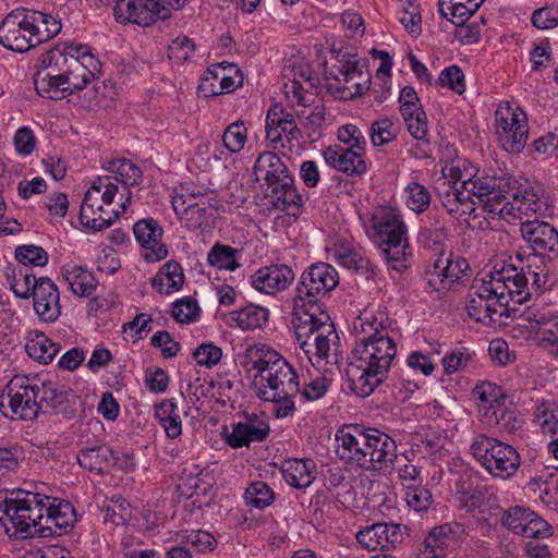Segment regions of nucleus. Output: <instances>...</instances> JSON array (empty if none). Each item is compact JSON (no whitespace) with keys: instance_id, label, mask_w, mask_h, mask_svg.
<instances>
[{"instance_id":"1","label":"nucleus","mask_w":558,"mask_h":558,"mask_svg":"<svg viewBox=\"0 0 558 558\" xmlns=\"http://www.w3.org/2000/svg\"><path fill=\"white\" fill-rule=\"evenodd\" d=\"M365 325L372 331L362 336L352 351L356 364H351L348 371L351 390L361 398H366L375 391L387 378L391 363L397 355V344L384 329L374 327L367 317H359L354 329L361 327L367 332Z\"/></svg>"},{"instance_id":"2","label":"nucleus","mask_w":558,"mask_h":558,"mask_svg":"<svg viewBox=\"0 0 558 558\" xmlns=\"http://www.w3.org/2000/svg\"><path fill=\"white\" fill-rule=\"evenodd\" d=\"M337 454L350 466L366 471L387 468L397 459V445L376 428L355 424L339 429Z\"/></svg>"},{"instance_id":"3","label":"nucleus","mask_w":558,"mask_h":558,"mask_svg":"<svg viewBox=\"0 0 558 558\" xmlns=\"http://www.w3.org/2000/svg\"><path fill=\"white\" fill-rule=\"evenodd\" d=\"M253 369L262 378L257 396L263 401L277 403L276 415L287 417L295 410L293 398L300 392L299 377L292 365L274 350L262 351L253 362Z\"/></svg>"},{"instance_id":"4","label":"nucleus","mask_w":558,"mask_h":558,"mask_svg":"<svg viewBox=\"0 0 558 558\" xmlns=\"http://www.w3.org/2000/svg\"><path fill=\"white\" fill-rule=\"evenodd\" d=\"M22 494L23 497L17 494L15 498L4 499V505L0 507L3 515L8 517L9 523L23 537L35 535L48 537L52 535V525H40V520H43L47 509L46 501H49V497L31 492Z\"/></svg>"},{"instance_id":"5","label":"nucleus","mask_w":558,"mask_h":558,"mask_svg":"<svg viewBox=\"0 0 558 558\" xmlns=\"http://www.w3.org/2000/svg\"><path fill=\"white\" fill-rule=\"evenodd\" d=\"M292 324L296 341L305 353L314 345L317 360L328 361L332 348L337 355L339 337L327 313L301 312L293 315Z\"/></svg>"},{"instance_id":"6","label":"nucleus","mask_w":558,"mask_h":558,"mask_svg":"<svg viewBox=\"0 0 558 558\" xmlns=\"http://www.w3.org/2000/svg\"><path fill=\"white\" fill-rule=\"evenodd\" d=\"M405 234L404 222L392 213L374 217L372 226L367 229L369 239L381 248L386 259L392 263V268L399 272L408 267L405 262L411 256Z\"/></svg>"},{"instance_id":"7","label":"nucleus","mask_w":558,"mask_h":558,"mask_svg":"<svg viewBox=\"0 0 558 558\" xmlns=\"http://www.w3.org/2000/svg\"><path fill=\"white\" fill-rule=\"evenodd\" d=\"M526 262L521 269L508 265L495 270L510 300L519 304L529 301L533 295H539L547 282L545 262L533 259V255H529Z\"/></svg>"},{"instance_id":"8","label":"nucleus","mask_w":558,"mask_h":558,"mask_svg":"<svg viewBox=\"0 0 558 558\" xmlns=\"http://www.w3.org/2000/svg\"><path fill=\"white\" fill-rule=\"evenodd\" d=\"M471 450L476 461L496 478L512 477L521 464L520 454L512 446L483 434L474 438Z\"/></svg>"},{"instance_id":"9","label":"nucleus","mask_w":558,"mask_h":558,"mask_svg":"<svg viewBox=\"0 0 558 558\" xmlns=\"http://www.w3.org/2000/svg\"><path fill=\"white\" fill-rule=\"evenodd\" d=\"M339 281L338 272L327 263L311 265L301 276L294 298L293 315L301 312H320L317 301L333 290Z\"/></svg>"},{"instance_id":"10","label":"nucleus","mask_w":558,"mask_h":558,"mask_svg":"<svg viewBox=\"0 0 558 558\" xmlns=\"http://www.w3.org/2000/svg\"><path fill=\"white\" fill-rule=\"evenodd\" d=\"M118 192V185L110 181L109 177L98 178L85 193L81 205V223L94 231H101L111 226L120 216L119 211L110 213L104 208V204L110 206Z\"/></svg>"},{"instance_id":"11","label":"nucleus","mask_w":558,"mask_h":558,"mask_svg":"<svg viewBox=\"0 0 558 558\" xmlns=\"http://www.w3.org/2000/svg\"><path fill=\"white\" fill-rule=\"evenodd\" d=\"M38 385L26 376H14L0 395V411L5 417L35 420L41 409Z\"/></svg>"},{"instance_id":"12","label":"nucleus","mask_w":558,"mask_h":558,"mask_svg":"<svg viewBox=\"0 0 558 558\" xmlns=\"http://www.w3.org/2000/svg\"><path fill=\"white\" fill-rule=\"evenodd\" d=\"M510 298L505 291L496 272L490 274V280H483L481 284L473 286L469 293L466 311L471 318L483 324H495L497 319L494 317L498 313V308L504 307L508 312V303Z\"/></svg>"},{"instance_id":"13","label":"nucleus","mask_w":558,"mask_h":558,"mask_svg":"<svg viewBox=\"0 0 558 558\" xmlns=\"http://www.w3.org/2000/svg\"><path fill=\"white\" fill-rule=\"evenodd\" d=\"M113 16L120 24L133 23L146 27L170 17L171 10L162 5L160 0H117Z\"/></svg>"},{"instance_id":"14","label":"nucleus","mask_w":558,"mask_h":558,"mask_svg":"<svg viewBox=\"0 0 558 558\" xmlns=\"http://www.w3.org/2000/svg\"><path fill=\"white\" fill-rule=\"evenodd\" d=\"M527 133L524 112H515L510 106L496 111V134L505 150L520 153L526 144Z\"/></svg>"},{"instance_id":"15","label":"nucleus","mask_w":558,"mask_h":558,"mask_svg":"<svg viewBox=\"0 0 558 558\" xmlns=\"http://www.w3.org/2000/svg\"><path fill=\"white\" fill-rule=\"evenodd\" d=\"M520 232L523 240L533 251V259L546 262L549 259L548 253L558 248V231L549 222L538 220L537 218L521 222Z\"/></svg>"},{"instance_id":"16","label":"nucleus","mask_w":558,"mask_h":558,"mask_svg":"<svg viewBox=\"0 0 558 558\" xmlns=\"http://www.w3.org/2000/svg\"><path fill=\"white\" fill-rule=\"evenodd\" d=\"M26 9L10 12L0 23V44L12 51L25 52L36 47L33 33L26 24Z\"/></svg>"},{"instance_id":"17","label":"nucleus","mask_w":558,"mask_h":558,"mask_svg":"<svg viewBox=\"0 0 558 558\" xmlns=\"http://www.w3.org/2000/svg\"><path fill=\"white\" fill-rule=\"evenodd\" d=\"M371 76L363 73L357 62L347 61L338 69L328 90L340 99H353L362 96L369 87Z\"/></svg>"},{"instance_id":"18","label":"nucleus","mask_w":558,"mask_h":558,"mask_svg":"<svg viewBox=\"0 0 558 558\" xmlns=\"http://www.w3.org/2000/svg\"><path fill=\"white\" fill-rule=\"evenodd\" d=\"M549 209L548 201L527 183L521 184L515 179V185L512 193V199L509 201V207H506V214L510 218L522 219L523 217L545 216Z\"/></svg>"},{"instance_id":"19","label":"nucleus","mask_w":558,"mask_h":558,"mask_svg":"<svg viewBox=\"0 0 558 558\" xmlns=\"http://www.w3.org/2000/svg\"><path fill=\"white\" fill-rule=\"evenodd\" d=\"M294 271L284 264H272L256 270L251 284L259 292L275 294L286 290L294 280Z\"/></svg>"},{"instance_id":"20","label":"nucleus","mask_w":558,"mask_h":558,"mask_svg":"<svg viewBox=\"0 0 558 558\" xmlns=\"http://www.w3.org/2000/svg\"><path fill=\"white\" fill-rule=\"evenodd\" d=\"M266 196L271 198L272 205L279 210L299 209L302 206V196L294 185V178L290 171L277 175L266 182Z\"/></svg>"},{"instance_id":"21","label":"nucleus","mask_w":558,"mask_h":558,"mask_svg":"<svg viewBox=\"0 0 558 558\" xmlns=\"http://www.w3.org/2000/svg\"><path fill=\"white\" fill-rule=\"evenodd\" d=\"M133 232L136 241L146 251V260L158 262L167 257L168 248L161 242L163 230L156 220L149 218L137 221Z\"/></svg>"},{"instance_id":"22","label":"nucleus","mask_w":558,"mask_h":558,"mask_svg":"<svg viewBox=\"0 0 558 558\" xmlns=\"http://www.w3.org/2000/svg\"><path fill=\"white\" fill-rule=\"evenodd\" d=\"M299 135L300 130L292 113L287 112L279 105L269 108L266 117V138L270 143L278 144L283 136L291 142Z\"/></svg>"},{"instance_id":"23","label":"nucleus","mask_w":558,"mask_h":558,"mask_svg":"<svg viewBox=\"0 0 558 558\" xmlns=\"http://www.w3.org/2000/svg\"><path fill=\"white\" fill-rule=\"evenodd\" d=\"M359 149L344 148L339 145L329 146L323 151L326 162L348 175H361L366 172V162Z\"/></svg>"},{"instance_id":"24","label":"nucleus","mask_w":558,"mask_h":558,"mask_svg":"<svg viewBox=\"0 0 558 558\" xmlns=\"http://www.w3.org/2000/svg\"><path fill=\"white\" fill-rule=\"evenodd\" d=\"M451 172L458 173V180H462V186L464 190L473 193L478 199L485 195L492 194L496 189L506 186L509 173L497 174L496 172L488 173L486 171L476 170L474 173H468L466 171L461 172L460 170Z\"/></svg>"},{"instance_id":"25","label":"nucleus","mask_w":558,"mask_h":558,"mask_svg":"<svg viewBox=\"0 0 558 558\" xmlns=\"http://www.w3.org/2000/svg\"><path fill=\"white\" fill-rule=\"evenodd\" d=\"M34 310L44 322H54L61 314L59 304V290L54 282L47 278H39V287L33 296Z\"/></svg>"},{"instance_id":"26","label":"nucleus","mask_w":558,"mask_h":558,"mask_svg":"<svg viewBox=\"0 0 558 558\" xmlns=\"http://www.w3.org/2000/svg\"><path fill=\"white\" fill-rule=\"evenodd\" d=\"M251 425L238 422L232 425V432L228 433L227 426H223L222 436L227 445L239 449L250 447L252 442L264 441L270 433V426Z\"/></svg>"},{"instance_id":"27","label":"nucleus","mask_w":558,"mask_h":558,"mask_svg":"<svg viewBox=\"0 0 558 558\" xmlns=\"http://www.w3.org/2000/svg\"><path fill=\"white\" fill-rule=\"evenodd\" d=\"M448 236L449 228L446 222L436 215H428L420 229L417 241L424 248L441 253Z\"/></svg>"},{"instance_id":"28","label":"nucleus","mask_w":558,"mask_h":558,"mask_svg":"<svg viewBox=\"0 0 558 558\" xmlns=\"http://www.w3.org/2000/svg\"><path fill=\"white\" fill-rule=\"evenodd\" d=\"M222 319L231 328L256 329L268 320V310L251 303L240 310L229 312L223 315Z\"/></svg>"},{"instance_id":"29","label":"nucleus","mask_w":558,"mask_h":558,"mask_svg":"<svg viewBox=\"0 0 558 558\" xmlns=\"http://www.w3.org/2000/svg\"><path fill=\"white\" fill-rule=\"evenodd\" d=\"M315 463L311 459H288L281 472L286 482L298 489L308 487L315 480Z\"/></svg>"},{"instance_id":"30","label":"nucleus","mask_w":558,"mask_h":558,"mask_svg":"<svg viewBox=\"0 0 558 558\" xmlns=\"http://www.w3.org/2000/svg\"><path fill=\"white\" fill-rule=\"evenodd\" d=\"M26 24L33 33L35 46L50 40L60 33L61 22L52 15L35 10H26Z\"/></svg>"},{"instance_id":"31","label":"nucleus","mask_w":558,"mask_h":558,"mask_svg":"<svg viewBox=\"0 0 558 558\" xmlns=\"http://www.w3.org/2000/svg\"><path fill=\"white\" fill-rule=\"evenodd\" d=\"M184 279L181 265L175 260H169L151 279V286L161 294H170L182 288Z\"/></svg>"},{"instance_id":"32","label":"nucleus","mask_w":558,"mask_h":558,"mask_svg":"<svg viewBox=\"0 0 558 558\" xmlns=\"http://www.w3.org/2000/svg\"><path fill=\"white\" fill-rule=\"evenodd\" d=\"M62 276L72 292L78 296H88L96 289L97 282L94 275L81 266L72 264L63 266Z\"/></svg>"},{"instance_id":"33","label":"nucleus","mask_w":558,"mask_h":558,"mask_svg":"<svg viewBox=\"0 0 558 558\" xmlns=\"http://www.w3.org/2000/svg\"><path fill=\"white\" fill-rule=\"evenodd\" d=\"M217 208L211 204L207 197H201L198 201L195 199L187 204V208H184V216L182 220L185 222L187 228L198 229L208 221L215 219Z\"/></svg>"},{"instance_id":"34","label":"nucleus","mask_w":558,"mask_h":558,"mask_svg":"<svg viewBox=\"0 0 558 558\" xmlns=\"http://www.w3.org/2000/svg\"><path fill=\"white\" fill-rule=\"evenodd\" d=\"M113 450L107 446L82 448L77 454L78 464L90 472L105 473L110 464Z\"/></svg>"},{"instance_id":"35","label":"nucleus","mask_w":558,"mask_h":558,"mask_svg":"<svg viewBox=\"0 0 558 558\" xmlns=\"http://www.w3.org/2000/svg\"><path fill=\"white\" fill-rule=\"evenodd\" d=\"M507 180L506 186H500V189H496L489 195H485L480 199L483 210L489 214H497L499 217L507 219L509 214H506V207H509V201L506 199L510 196L512 198V193L515 185V178L513 175H509Z\"/></svg>"},{"instance_id":"36","label":"nucleus","mask_w":558,"mask_h":558,"mask_svg":"<svg viewBox=\"0 0 558 558\" xmlns=\"http://www.w3.org/2000/svg\"><path fill=\"white\" fill-rule=\"evenodd\" d=\"M155 417L158 423L162 426L166 435L175 439L182 434V422L178 411V405L172 400H163L161 403L156 405Z\"/></svg>"},{"instance_id":"37","label":"nucleus","mask_w":558,"mask_h":558,"mask_svg":"<svg viewBox=\"0 0 558 558\" xmlns=\"http://www.w3.org/2000/svg\"><path fill=\"white\" fill-rule=\"evenodd\" d=\"M288 170V167L284 165L281 158L271 151L262 153L257 157L253 168L255 180H263L265 183L277 175H281Z\"/></svg>"},{"instance_id":"38","label":"nucleus","mask_w":558,"mask_h":558,"mask_svg":"<svg viewBox=\"0 0 558 558\" xmlns=\"http://www.w3.org/2000/svg\"><path fill=\"white\" fill-rule=\"evenodd\" d=\"M40 407L45 403L50 409L64 405L73 390L64 384L52 379H46L38 386Z\"/></svg>"},{"instance_id":"39","label":"nucleus","mask_w":558,"mask_h":558,"mask_svg":"<svg viewBox=\"0 0 558 558\" xmlns=\"http://www.w3.org/2000/svg\"><path fill=\"white\" fill-rule=\"evenodd\" d=\"M461 529L462 526L459 523L435 526L424 541L425 554L432 558L438 557L437 550H442V547L447 545V541L454 539Z\"/></svg>"},{"instance_id":"40","label":"nucleus","mask_w":558,"mask_h":558,"mask_svg":"<svg viewBox=\"0 0 558 558\" xmlns=\"http://www.w3.org/2000/svg\"><path fill=\"white\" fill-rule=\"evenodd\" d=\"M336 257L342 266L354 270L366 279H371L375 276V265L350 247L340 246L336 251Z\"/></svg>"},{"instance_id":"41","label":"nucleus","mask_w":558,"mask_h":558,"mask_svg":"<svg viewBox=\"0 0 558 558\" xmlns=\"http://www.w3.org/2000/svg\"><path fill=\"white\" fill-rule=\"evenodd\" d=\"M45 514L47 525L53 524V526L59 530V534L66 532L75 521L74 508L68 501H62L58 505L47 504Z\"/></svg>"},{"instance_id":"42","label":"nucleus","mask_w":558,"mask_h":558,"mask_svg":"<svg viewBox=\"0 0 558 558\" xmlns=\"http://www.w3.org/2000/svg\"><path fill=\"white\" fill-rule=\"evenodd\" d=\"M89 68L88 63L80 61V56H75L74 60H71L70 72L64 76L70 95L82 90L94 80V72Z\"/></svg>"},{"instance_id":"43","label":"nucleus","mask_w":558,"mask_h":558,"mask_svg":"<svg viewBox=\"0 0 558 558\" xmlns=\"http://www.w3.org/2000/svg\"><path fill=\"white\" fill-rule=\"evenodd\" d=\"M473 398L478 401V407H483L488 414L493 409H496L505 400L501 388L490 381H482L477 384L473 391Z\"/></svg>"},{"instance_id":"44","label":"nucleus","mask_w":558,"mask_h":558,"mask_svg":"<svg viewBox=\"0 0 558 558\" xmlns=\"http://www.w3.org/2000/svg\"><path fill=\"white\" fill-rule=\"evenodd\" d=\"M487 418V424L496 426L500 432L512 434L521 428L522 420L512 411L498 405L493 409L488 414H484Z\"/></svg>"},{"instance_id":"45","label":"nucleus","mask_w":558,"mask_h":558,"mask_svg":"<svg viewBox=\"0 0 558 558\" xmlns=\"http://www.w3.org/2000/svg\"><path fill=\"white\" fill-rule=\"evenodd\" d=\"M108 170L114 173V179L126 187L141 183L143 172L129 159H118L110 161Z\"/></svg>"},{"instance_id":"46","label":"nucleus","mask_w":558,"mask_h":558,"mask_svg":"<svg viewBox=\"0 0 558 558\" xmlns=\"http://www.w3.org/2000/svg\"><path fill=\"white\" fill-rule=\"evenodd\" d=\"M80 49L81 48H74L73 45H66L62 49L54 47L43 53V62H47L48 64L53 62L57 72L64 77L70 72L71 60H74L75 53H77Z\"/></svg>"},{"instance_id":"47","label":"nucleus","mask_w":558,"mask_h":558,"mask_svg":"<svg viewBox=\"0 0 558 558\" xmlns=\"http://www.w3.org/2000/svg\"><path fill=\"white\" fill-rule=\"evenodd\" d=\"M238 251L229 245L216 243L207 254L209 265L219 269L235 270L240 265L236 262Z\"/></svg>"},{"instance_id":"48","label":"nucleus","mask_w":558,"mask_h":558,"mask_svg":"<svg viewBox=\"0 0 558 558\" xmlns=\"http://www.w3.org/2000/svg\"><path fill=\"white\" fill-rule=\"evenodd\" d=\"M59 344L41 336L26 343L28 355L40 363L47 364L53 360L59 352Z\"/></svg>"},{"instance_id":"49","label":"nucleus","mask_w":558,"mask_h":558,"mask_svg":"<svg viewBox=\"0 0 558 558\" xmlns=\"http://www.w3.org/2000/svg\"><path fill=\"white\" fill-rule=\"evenodd\" d=\"M385 531L387 523H375L356 534L357 542L368 550H386Z\"/></svg>"},{"instance_id":"50","label":"nucleus","mask_w":558,"mask_h":558,"mask_svg":"<svg viewBox=\"0 0 558 558\" xmlns=\"http://www.w3.org/2000/svg\"><path fill=\"white\" fill-rule=\"evenodd\" d=\"M37 94L49 99H62L69 96V90L63 76H56L49 82L44 77H34Z\"/></svg>"},{"instance_id":"51","label":"nucleus","mask_w":558,"mask_h":558,"mask_svg":"<svg viewBox=\"0 0 558 558\" xmlns=\"http://www.w3.org/2000/svg\"><path fill=\"white\" fill-rule=\"evenodd\" d=\"M245 500L251 507L264 509L275 500V493L265 482H254L245 490Z\"/></svg>"},{"instance_id":"52","label":"nucleus","mask_w":558,"mask_h":558,"mask_svg":"<svg viewBox=\"0 0 558 558\" xmlns=\"http://www.w3.org/2000/svg\"><path fill=\"white\" fill-rule=\"evenodd\" d=\"M247 137L244 122L239 120L231 123L222 134L223 146L232 154L243 149Z\"/></svg>"},{"instance_id":"53","label":"nucleus","mask_w":558,"mask_h":558,"mask_svg":"<svg viewBox=\"0 0 558 558\" xmlns=\"http://www.w3.org/2000/svg\"><path fill=\"white\" fill-rule=\"evenodd\" d=\"M469 263L465 258L454 256L452 253L446 257V270L442 278L446 280V290L451 289L452 284L459 281L463 276L470 271Z\"/></svg>"},{"instance_id":"54","label":"nucleus","mask_w":558,"mask_h":558,"mask_svg":"<svg viewBox=\"0 0 558 558\" xmlns=\"http://www.w3.org/2000/svg\"><path fill=\"white\" fill-rule=\"evenodd\" d=\"M398 128L396 123L389 119L384 118L372 123L371 140L375 146H383L395 140Z\"/></svg>"},{"instance_id":"55","label":"nucleus","mask_w":558,"mask_h":558,"mask_svg":"<svg viewBox=\"0 0 558 558\" xmlns=\"http://www.w3.org/2000/svg\"><path fill=\"white\" fill-rule=\"evenodd\" d=\"M535 515L536 513L530 509H525L523 507H513L510 508L508 512V515L505 520V525H507L508 529L514 533L523 536L524 530H527V526L531 524Z\"/></svg>"},{"instance_id":"56","label":"nucleus","mask_w":558,"mask_h":558,"mask_svg":"<svg viewBox=\"0 0 558 558\" xmlns=\"http://www.w3.org/2000/svg\"><path fill=\"white\" fill-rule=\"evenodd\" d=\"M430 193L424 185L413 182L408 186V207L417 213H424L430 204Z\"/></svg>"},{"instance_id":"57","label":"nucleus","mask_w":558,"mask_h":558,"mask_svg":"<svg viewBox=\"0 0 558 558\" xmlns=\"http://www.w3.org/2000/svg\"><path fill=\"white\" fill-rule=\"evenodd\" d=\"M15 258L24 266H45L48 263L47 252L33 244L21 245L15 250Z\"/></svg>"},{"instance_id":"58","label":"nucleus","mask_w":558,"mask_h":558,"mask_svg":"<svg viewBox=\"0 0 558 558\" xmlns=\"http://www.w3.org/2000/svg\"><path fill=\"white\" fill-rule=\"evenodd\" d=\"M535 418L543 433L550 435L558 433V409L555 404L543 403L537 407Z\"/></svg>"},{"instance_id":"59","label":"nucleus","mask_w":558,"mask_h":558,"mask_svg":"<svg viewBox=\"0 0 558 558\" xmlns=\"http://www.w3.org/2000/svg\"><path fill=\"white\" fill-rule=\"evenodd\" d=\"M407 502L416 511H425L433 502L432 493L421 485L409 484L407 486Z\"/></svg>"},{"instance_id":"60","label":"nucleus","mask_w":558,"mask_h":558,"mask_svg":"<svg viewBox=\"0 0 558 558\" xmlns=\"http://www.w3.org/2000/svg\"><path fill=\"white\" fill-rule=\"evenodd\" d=\"M441 87H448L457 94L465 90L464 74L458 65H450L444 69L437 80Z\"/></svg>"},{"instance_id":"61","label":"nucleus","mask_w":558,"mask_h":558,"mask_svg":"<svg viewBox=\"0 0 558 558\" xmlns=\"http://www.w3.org/2000/svg\"><path fill=\"white\" fill-rule=\"evenodd\" d=\"M131 518L130 504L121 497L112 499L107 507L105 520L114 525H124Z\"/></svg>"},{"instance_id":"62","label":"nucleus","mask_w":558,"mask_h":558,"mask_svg":"<svg viewBox=\"0 0 558 558\" xmlns=\"http://www.w3.org/2000/svg\"><path fill=\"white\" fill-rule=\"evenodd\" d=\"M448 11H450L449 21L457 25L466 22L482 4L476 3V1H466V3H463L452 2V0H448Z\"/></svg>"},{"instance_id":"63","label":"nucleus","mask_w":558,"mask_h":558,"mask_svg":"<svg viewBox=\"0 0 558 558\" xmlns=\"http://www.w3.org/2000/svg\"><path fill=\"white\" fill-rule=\"evenodd\" d=\"M199 307L194 299H182L173 303L172 317L179 323H190L198 315Z\"/></svg>"},{"instance_id":"64","label":"nucleus","mask_w":558,"mask_h":558,"mask_svg":"<svg viewBox=\"0 0 558 558\" xmlns=\"http://www.w3.org/2000/svg\"><path fill=\"white\" fill-rule=\"evenodd\" d=\"M531 22L538 29H549L558 25V8L543 7L535 10Z\"/></svg>"}]
</instances>
